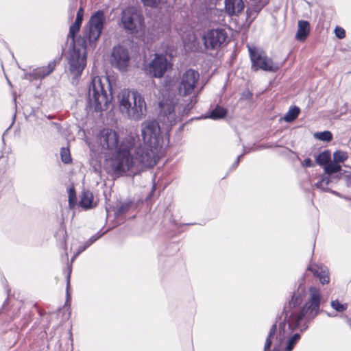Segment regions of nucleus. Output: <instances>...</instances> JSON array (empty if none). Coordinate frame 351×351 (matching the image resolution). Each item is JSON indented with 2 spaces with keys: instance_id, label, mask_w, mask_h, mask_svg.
Masks as SVG:
<instances>
[{
  "instance_id": "obj_52",
  "label": "nucleus",
  "mask_w": 351,
  "mask_h": 351,
  "mask_svg": "<svg viewBox=\"0 0 351 351\" xmlns=\"http://www.w3.org/2000/svg\"><path fill=\"white\" fill-rule=\"evenodd\" d=\"M83 19H84L83 16H80V14H76V18H75L74 23H76L82 25Z\"/></svg>"
},
{
  "instance_id": "obj_31",
  "label": "nucleus",
  "mask_w": 351,
  "mask_h": 351,
  "mask_svg": "<svg viewBox=\"0 0 351 351\" xmlns=\"http://www.w3.org/2000/svg\"><path fill=\"white\" fill-rule=\"evenodd\" d=\"M69 193V206L70 208H73L77 202L76 192L74 186H71L68 190Z\"/></svg>"
},
{
  "instance_id": "obj_56",
  "label": "nucleus",
  "mask_w": 351,
  "mask_h": 351,
  "mask_svg": "<svg viewBox=\"0 0 351 351\" xmlns=\"http://www.w3.org/2000/svg\"><path fill=\"white\" fill-rule=\"evenodd\" d=\"M92 245V243H90V241L88 240H87L83 245V246L87 249L89 246H90Z\"/></svg>"
},
{
  "instance_id": "obj_47",
  "label": "nucleus",
  "mask_w": 351,
  "mask_h": 351,
  "mask_svg": "<svg viewBox=\"0 0 351 351\" xmlns=\"http://www.w3.org/2000/svg\"><path fill=\"white\" fill-rule=\"evenodd\" d=\"M315 186L319 189L322 192H325L326 186L324 183V180L320 178V180L315 184Z\"/></svg>"
},
{
  "instance_id": "obj_24",
  "label": "nucleus",
  "mask_w": 351,
  "mask_h": 351,
  "mask_svg": "<svg viewBox=\"0 0 351 351\" xmlns=\"http://www.w3.org/2000/svg\"><path fill=\"white\" fill-rule=\"evenodd\" d=\"M134 206V200L121 202L120 206L114 210V218H119L121 215L128 213Z\"/></svg>"
},
{
  "instance_id": "obj_45",
  "label": "nucleus",
  "mask_w": 351,
  "mask_h": 351,
  "mask_svg": "<svg viewBox=\"0 0 351 351\" xmlns=\"http://www.w3.org/2000/svg\"><path fill=\"white\" fill-rule=\"evenodd\" d=\"M280 145L278 144H264V145H259L257 146L256 149H271L273 147H279Z\"/></svg>"
},
{
  "instance_id": "obj_44",
  "label": "nucleus",
  "mask_w": 351,
  "mask_h": 351,
  "mask_svg": "<svg viewBox=\"0 0 351 351\" xmlns=\"http://www.w3.org/2000/svg\"><path fill=\"white\" fill-rule=\"evenodd\" d=\"M76 7H77V2H73V3L69 5L68 12H69V17L70 20H72L73 18V15H74L73 12L76 9Z\"/></svg>"
},
{
  "instance_id": "obj_51",
  "label": "nucleus",
  "mask_w": 351,
  "mask_h": 351,
  "mask_svg": "<svg viewBox=\"0 0 351 351\" xmlns=\"http://www.w3.org/2000/svg\"><path fill=\"white\" fill-rule=\"evenodd\" d=\"M325 190V192H327V193H332L337 197H340V193L337 191H335L332 189H331L330 188H328V187H326V189H324Z\"/></svg>"
},
{
  "instance_id": "obj_13",
  "label": "nucleus",
  "mask_w": 351,
  "mask_h": 351,
  "mask_svg": "<svg viewBox=\"0 0 351 351\" xmlns=\"http://www.w3.org/2000/svg\"><path fill=\"white\" fill-rule=\"evenodd\" d=\"M121 23L123 29L129 34L138 32L137 23L143 21V16L133 8H128L121 12Z\"/></svg>"
},
{
  "instance_id": "obj_59",
  "label": "nucleus",
  "mask_w": 351,
  "mask_h": 351,
  "mask_svg": "<svg viewBox=\"0 0 351 351\" xmlns=\"http://www.w3.org/2000/svg\"><path fill=\"white\" fill-rule=\"evenodd\" d=\"M77 256H75V254L71 258V261H73V260Z\"/></svg>"
},
{
  "instance_id": "obj_33",
  "label": "nucleus",
  "mask_w": 351,
  "mask_h": 351,
  "mask_svg": "<svg viewBox=\"0 0 351 351\" xmlns=\"http://www.w3.org/2000/svg\"><path fill=\"white\" fill-rule=\"evenodd\" d=\"M60 158L64 164H69L72 162L70 150L68 147H62L60 149Z\"/></svg>"
},
{
  "instance_id": "obj_22",
  "label": "nucleus",
  "mask_w": 351,
  "mask_h": 351,
  "mask_svg": "<svg viewBox=\"0 0 351 351\" xmlns=\"http://www.w3.org/2000/svg\"><path fill=\"white\" fill-rule=\"evenodd\" d=\"M93 193L89 190L84 189L81 193L78 205L84 210L91 209L95 206L93 204Z\"/></svg>"
},
{
  "instance_id": "obj_29",
  "label": "nucleus",
  "mask_w": 351,
  "mask_h": 351,
  "mask_svg": "<svg viewBox=\"0 0 351 351\" xmlns=\"http://www.w3.org/2000/svg\"><path fill=\"white\" fill-rule=\"evenodd\" d=\"M314 137L323 142H330L332 140V134L328 130L317 132L314 134Z\"/></svg>"
},
{
  "instance_id": "obj_48",
  "label": "nucleus",
  "mask_w": 351,
  "mask_h": 351,
  "mask_svg": "<svg viewBox=\"0 0 351 351\" xmlns=\"http://www.w3.org/2000/svg\"><path fill=\"white\" fill-rule=\"evenodd\" d=\"M302 165L305 167H313L315 166V163L310 158H306L303 161Z\"/></svg>"
},
{
  "instance_id": "obj_2",
  "label": "nucleus",
  "mask_w": 351,
  "mask_h": 351,
  "mask_svg": "<svg viewBox=\"0 0 351 351\" xmlns=\"http://www.w3.org/2000/svg\"><path fill=\"white\" fill-rule=\"evenodd\" d=\"M81 25L76 23H72L69 27L67 40L71 39V49L69 51V71L75 77L82 75L83 70L86 65V44L85 40L79 36L75 40L76 35L79 33ZM68 40L66 41V44Z\"/></svg>"
},
{
  "instance_id": "obj_46",
  "label": "nucleus",
  "mask_w": 351,
  "mask_h": 351,
  "mask_svg": "<svg viewBox=\"0 0 351 351\" xmlns=\"http://www.w3.org/2000/svg\"><path fill=\"white\" fill-rule=\"evenodd\" d=\"M321 178L324 180V183L326 187H328V184L333 181L332 176H328L325 173L322 175Z\"/></svg>"
},
{
  "instance_id": "obj_43",
  "label": "nucleus",
  "mask_w": 351,
  "mask_h": 351,
  "mask_svg": "<svg viewBox=\"0 0 351 351\" xmlns=\"http://www.w3.org/2000/svg\"><path fill=\"white\" fill-rule=\"evenodd\" d=\"M247 153H248V152H244L243 153L241 154L240 155H239L236 159V160L234 162V163L232 165L231 167H230V170H233V169H235L239 164V162L241 160V159L243 157V156L245 154H246Z\"/></svg>"
},
{
  "instance_id": "obj_42",
  "label": "nucleus",
  "mask_w": 351,
  "mask_h": 351,
  "mask_svg": "<svg viewBox=\"0 0 351 351\" xmlns=\"http://www.w3.org/2000/svg\"><path fill=\"white\" fill-rule=\"evenodd\" d=\"M108 232V230H106L103 232H101V231H99L98 232H97L96 234H95L94 235H93L89 239L88 241H90V243H94L95 241H97L99 239H100L103 235H104L106 232Z\"/></svg>"
},
{
  "instance_id": "obj_15",
  "label": "nucleus",
  "mask_w": 351,
  "mask_h": 351,
  "mask_svg": "<svg viewBox=\"0 0 351 351\" xmlns=\"http://www.w3.org/2000/svg\"><path fill=\"white\" fill-rule=\"evenodd\" d=\"M98 141L104 149L116 151L121 144L119 134L110 128H104L99 131Z\"/></svg>"
},
{
  "instance_id": "obj_26",
  "label": "nucleus",
  "mask_w": 351,
  "mask_h": 351,
  "mask_svg": "<svg viewBox=\"0 0 351 351\" xmlns=\"http://www.w3.org/2000/svg\"><path fill=\"white\" fill-rule=\"evenodd\" d=\"M301 339V334L295 332L288 337L283 351H292Z\"/></svg>"
},
{
  "instance_id": "obj_54",
  "label": "nucleus",
  "mask_w": 351,
  "mask_h": 351,
  "mask_svg": "<svg viewBox=\"0 0 351 351\" xmlns=\"http://www.w3.org/2000/svg\"><path fill=\"white\" fill-rule=\"evenodd\" d=\"M86 249L83 246V245H80L79 246L76 253H75V256H78L80 254H81L82 252H83L84 251H85Z\"/></svg>"
},
{
  "instance_id": "obj_8",
  "label": "nucleus",
  "mask_w": 351,
  "mask_h": 351,
  "mask_svg": "<svg viewBox=\"0 0 351 351\" xmlns=\"http://www.w3.org/2000/svg\"><path fill=\"white\" fill-rule=\"evenodd\" d=\"M171 67L172 63L167 59L165 54L156 53L154 58L145 65L144 72L150 77L162 78Z\"/></svg>"
},
{
  "instance_id": "obj_16",
  "label": "nucleus",
  "mask_w": 351,
  "mask_h": 351,
  "mask_svg": "<svg viewBox=\"0 0 351 351\" xmlns=\"http://www.w3.org/2000/svg\"><path fill=\"white\" fill-rule=\"evenodd\" d=\"M247 4L245 23L249 27L260 12L269 3V0H249Z\"/></svg>"
},
{
  "instance_id": "obj_37",
  "label": "nucleus",
  "mask_w": 351,
  "mask_h": 351,
  "mask_svg": "<svg viewBox=\"0 0 351 351\" xmlns=\"http://www.w3.org/2000/svg\"><path fill=\"white\" fill-rule=\"evenodd\" d=\"M162 0H141L144 6L152 8H156L161 3Z\"/></svg>"
},
{
  "instance_id": "obj_18",
  "label": "nucleus",
  "mask_w": 351,
  "mask_h": 351,
  "mask_svg": "<svg viewBox=\"0 0 351 351\" xmlns=\"http://www.w3.org/2000/svg\"><path fill=\"white\" fill-rule=\"evenodd\" d=\"M244 8L245 4L243 0H224L223 10L230 17L238 16L243 11Z\"/></svg>"
},
{
  "instance_id": "obj_10",
  "label": "nucleus",
  "mask_w": 351,
  "mask_h": 351,
  "mask_svg": "<svg viewBox=\"0 0 351 351\" xmlns=\"http://www.w3.org/2000/svg\"><path fill=\"white\" fill-rule=\"evenodd\" d=\"M106 24L104 11L98 10L94 12L88 22V32L86 38L90 43L95 42L101 35Z\"/></svg>"
},
{
  "instance_id": "obj_57",
  "label": "nucleus",
  "mask_w": 351,
  "mask_h": 351,
  "mask_svg": "<svg viewBox=\"0 0 351 351\" xmlns=\"http://www.w3.org/2000/svg\"><path fill=\"white\" fill-rule=\"evenodd\" d=\"M8 304V298H6V300L4 301L3 304V306L2 308H3L5 305H7Z\"/></svg>"
},
{
  "instance_id": "obj_36",
  "label": "nucleus",
  "mask_w": 351,
  "mask_h": 351,
  "mask_svg": "<svg viewBox=\"0 0 351 351\" xmlns=\"http://www.w3.org/2000/svg\"><path fill=\"white\" fill-rule=\"evenodd\" d=\"M179 250V246L178 243H171L167 247V252H165V255L171 256L176 253Z\"/></svg>"
},
{
  "instance_id": "obj_19",
  "label": "nucleus",
  "mask_w": 351,
  "mask_h": 351,
  "mask_svg": "<svg viewBox=\"0 0 351 351\" xmlns=\"http://www.w3.org/2000/svg\"><path fill=\"white\" fill-rule=\"evenodd\" d=\"M159 113L167 119L175 116V106L170 99H162L158 102Z\"/></svg>"
},
{
  "instance_id": "obj_12",
  "label": "nucleus",
  "mask_w": 351,
  "mask_h": 351,
  "mask_svg": "<svg viewBox=\"0 0 351 351\" xmlns=\"http://www.w3.org/2000/svg\"><path fill=\"white\" fill-rule=\"evenodd\" d=\"M227 37V32L223 28L208 29L202 36L204 46L206 49H217L226 41Z\"/></svg>"
},
{
  "instance_id": "obj_50",
  "label": "nucleus",
  "mask_w": 351,
  "mask_h": 351,
  "mask_svg": "<svg viewBox=\"0 0 351 351\" xmlns=\"http://www.w3.org/2000/svg\"><path fill=\"white\" fill-rule=\"evenodd\" d=\"M345 172H346V171L342 169V171H339L340 174L335 173L334 176H331L332 177L333 180H338L342 178L343 175Z\"/></svg>"
},
{
  "instance_id": "obj_40",
  "label": "nucleus",
  "mask_w": 351,
  "mask_h": 351,
  "mask_svg": "<svg viewBox=\"0 0 351 351\" xmlns=\"http://www.w3.org/2000/svg\"><path fill=\"white\" fill-rule=\"evenodd\" d=\"M279 336H280V342L278 343L275 344L272 350H271V348H270L269 350H268V351H281L280 347H281L282 341L285 338V332L282 333L281 335H279ZM263 351H265V348H263Z\"/></svg>"
},
{
  "instance_id": "obj_3",
  "label": "nucleus",
  "mask_w": 351,
  "mask_h": 351,
  "mask_svg": "<svg viewBox=\"0 0 351 351\" xmlns=\"http://www.w3.org/2000/svg\"><path fill=\"white\" fill-rule=\"evenodd\" d=\"M119 108L130 119L140 120L147 112L144 97L136 90H123L119 95Z\"/></svg>"
},
{
  "instance_id": "obj_25",
  "label": "nucleus",
  "mask_w": 351,
  "mask_h": 351,
  "mask_svg": "<svg viewBox=\"0 0 351 351\" xmlns=\"http://www.w3.org/2000/svg\"><path fill=\"white\" fill-rule=\"evenodd\" d=\"M331 159V152L329 149H325L322 152L319 153L315 157V162L319 166L324 168V166H326L330 162Z\"/></svg>"
},
{
  "instance_id": "obj_35",
  "label": "nucleus",
  "mask_w": 351,
  "mask_h": 351,
  "mask_svg": "<svg viewBox=\"0 0 351 351\" xmlns=\"http://www.w3.org/2000/svg\"><path fill=\"white\" fill-rule=\"evenodd\" d=\"M330 306L333 309L339 313L345 311L348 308L347 304H341L338 300H332Z\"/></svg>"
},
{
  "instance_id": "obj_41",
  "label": "nucleus",
  "mask_w": 351,
  "mask_h": 351,
  "mask_svg": "<svg viewBox=\"0 0 351 351\" xmlns=\"http://www.w3.org/2000/svg\"><path fill=\"white\" fill-rule=\"evenodd\" d=\"M320 268H321V266H317V265L311 266V265H308L307 267V268H306V270L311 271L315 277H317L318 275H319V273L320 271Z\"/></svg>"
},
{
  "instance_id": "obj_28",
  "label": "nucleus",
  "mask_w": 351,
  "mask_h": 351,
  "mask_svg": "<svg viewBox=\"0 0 351 351\" xmlns=\"http://www.w3.org/2000/svg\"><path fill=\"white\" fill-rule=\"evenodd\" d=\"M324 173L328 176H334L335 173H339L342 171L341 165L333 161H330L326 166H324Z\"/></svg>"
},
{
  "instance_id": "obj_1",
  "label": "nucleus",
  "mask_w": 351,
  "mask_h": 351,
  "mask_svg": "<svg viewBox=\"0 0 351 351\" xmlns=\"http://www.w3.org/2000/svg\"><path fill=\"white\" fill-rule=\"evenodd\" d=\"M306 276V274H304L295 283L289 299L283 306L282 315H285V317L279 324L280 335L286 332L287 324L291 332L296 330H299L300 333L305 332L311 322L324 311L320 308L322 298L319 289L314 286L308 288L309 298L303 304L308 295Z\"/></svg>"
},
{
  "instance_id": "obj_4",
  "label": "nucleus",
  "mask_w": 351,
  "mask_h": 351,
  "mask_svg": "<svg viewBox=\"0 0 351 351\" xmlns=\"http://www.w3.org/2000/svg\"><path fill=\"white\" fill-rule=\"evenodd\" d=\"M134 147L133 138L123 140L121 142L111 160L112 169L115 174L123 176L132 169L134 165V156L131 154V150Z\"/></svg>"
},
{
  "instance_id": "obj_34",
  "label": "nucleus",
  "mask_w": 351,
  "mask_h": 351,
  "mask_svg": "<svg viewBox=\"0 0 351 351\" xmlns=\"http://www.w3.org/2000/svg\"><path fill=\"white\" fill-rule=\"evenodd\" d=\"M71 269H69L68 274L66 276V300H65V306H70L71 301V295L70 293V277H71Z\"/></svg>"
},
{
  "instance_id": "obj_30",
  "label": "nucleus",
  "mask_w": 351,
  "mask_h": 351,
  "mask_svg": "<svg viewBox=\"0 0 351 351\" xmlns=\"http://www.w3.org/2000/svg\"><path fill=\"white\" fill-rule=\"evenodd\" d=\"M320 283L322 285L328 284L330 281L329 271L326 266L321 265L320 271L318 276Z\"/></svg>"
},
{
  "instance_id": "obj_39",
  "label": "nucleus",
  "mask_w": 351,
  "mask_h": 351,
  "mask_svg": "<svg viewBox=\"0 0 351 351\" xmlns=\"http://www.w3.org/2000/svg\"><path fill=\"white\" fill-rule=\"evenodd\" d=\"M253 94L249 89L244 90L240 96V100L245 101L252 98Z\"/></svg>"
},
{
  "instance_id": "obj_58",
  "label": "nucleus",
  "mask_w": 351,
  "mask_h": 351,
  "mask_svg": "<svg viewBox=\"0 0 351 351\" xmlns=\"http://www.w3.org/2000/svg\"><path fill=\"white\" fill-rule=\"evenodd\" d=\"M326 315L328 316V317H334L335 315H332V313H328L326 312Z\"/></svg>"
},
{
  "instance_id": "obj_55",
  "label": "nucleus",
  "mask_w": 351,
  "mask_h": 351,
  "mask_svg": "<svg viewBox=\"0 0 351 351\" xmlns=\"http://www.w3.org/2000/svg\"><path fill=\"white\" fill-rule=\"evenodd\" d=\"M76 14H80V16H84V8L83 7H80V8L78 9Z\"/></svg>"
},
{
  "instance_id": "obj_5",
  "label": "nucleus",
  "mask_w": 351,
  "mask_h": 351,
  "mask_svg": "<svg viewBox=\"0 0 351 351\" xmlns=\"http://www.w3.org/2000/svg\"><path fill=\"white\" fill-rule=\"evenodd\" d=\"M108 88L111 91V85L108 83ZM88 104L94 106L95 112H102L108 110L112 99V93H107L99 76L92 77L88 86Z\"/></svg>"
},
{
  "instance_id": "obj_6",
  "label": "nucleus",
  "mask_w": 351,
  "mask_h": 351,
  "mask_svg": "<svg viewBox=\"0 0 351 351\" xmlns=\"http://www.w3.org/2000/svg\"><path fill=\"white\" fill-rule=\"evenodd\" d=\"M249 56L251 61V69L253 71L259 70L275 73L278 71L280 66L278 63L274 62L272 59L269 58L263 52L253 47H248Z\"/></svg>"
},
{
  "instance_id": "obj_27",
  "label": "nucleus",
  "mask_w": 351,
  "mask_h": 351,
  "mask_svg": "<svg viewBox=\"0 0 351 351\" xmlns=\"http://www.w3.org/2000/svg\"><path fill=\"white\" fill-rule=\"evenodd\" d=\"M300 108L297 106H291L289 110L284 115L283 119L287 123L294 121L300 113Z\"/></svg>"
},
{
  "instance_id": "obj_53",
  "label": "nucleus",
  "mask_w": 351,
  "mask_h": 351,
  "mask_svg": "<svg viewBox=\"0 0 351 351\" xmlns=\"http://www.w3.org/2000/svg\"><path fill=\"white\" fill-rule=\"evenodd\" d=\"M61 231L63 234V244L64 245L65 250H66V238L67 237L66 231V230H63V229Z\"/></svg>"
},
{
  "instance_id": "obj_38",
  "label": "nucleus",
  "mask_w": 351,
  "mask_h": 351,
  "mask_svg": "<svg viewBox=\"0 0 351 351\" xmlns=\"http://www.w3.org/2000/svg\"><path fill=\"white\" fill-rule=\"evenodd\" d=\"M335 34L337 38L343 39L346 36V31L343 28L337 26L335 29Z\"/></svg>"
},
{
  "instance_id": "obj_20",
  "label": "nucleus",
  "mask_w": 351,
  "mask_h": 351,
  "mask_svg": "<svg viewBox=\"0 0 351 351\" xmlns=\"http://www.w3.org/2000/svg\"><path fill=\"white\" fill-rule=\"evenodd\" d=\"M284 317H285V315H282V313L276 317V321L271 326L269 333L266 337L265 345H264L265 351H268L271 348L272 343H273V339H274V336L277 331V323L278 322V324H279L280 322L283 320ZM277 338H278L280 339L279 335H278Z\"/></svg>"
},
{
  "instance_id": "obj_14",
  "label": "nucleus",
  "mask_w": 351,
  "mask_h": 351,
  "mask_svg": "<svg viewBox=\"0 0 351 351\" xmlns=\"http://www.w3.org/2000/svg\"><path fill=\"white\" fill-rule=\"evenodd\" d=\"M199 78L198 71L193 69H187L181 77L178 86L179 94L182 96L190 95L197 85Z\"/></svg>"
},
{
  "instance_id": "obj_21",
  "label": "nucleus",
  "mask_w": 351,
  "mask_h": 351,
  "mask_svg": "<svg viewBox=\"0 0 351 351\" xmlns=\"http://www.w3.org/2000/svg\"><path fill=\"white\" fill-rule=\"evenodd\" d=\"M310 23L305 20H300L298 23V31L295 39L300 42H304L310 34Z\"/></svg>"
},
{
  "instance_id": "obj_7",
  "label": "nucleus",
  "mask_w": 351,
  "mask_h": 351,
  "mask_svg": "<svg viewBox=\"0 0 351 351\" xmlns=\"http://www.w3.org/2000/svg\"><path fill=\"white\" fill-rule=\"evenodd\" d=\"M141 136L145 145L160 149L162 147L163 138L161 135L160 125L156 120L143 123Z\"/></svg>"
},
{
  "instance_id": "obj_11",
  "label": "nucleus",
  "mask_w": 351,
  "mask_h": 351,
  "mask_svg": "<svg viewBox=\"0 0 351 351\" xmlns=\"http://www.w3.org/2000/svg\"><path fill=\"white\" fill-rule=\"evenodd\" d=\"M160 149H154L145 145H140L135 149L134 160L143 165L146 167H154L158 159Z\"/></svg>"
},
{
  "instance_id": "obj_32",
  "label": "nucleus",
  "mask_w": 351,
  "mask_h": 351,
  "mask_svg": "<svg viewBox=\"0 0 351 351\" xmlns=\"http://www.w3.org/2000/svg\"><path fill=\"white\" fill-rule=\"evenodd\" d=\"M348 158V154L346 152L340 149L336 150L333 153V162L337 163L344 162Z\"/></svg>"
},
{
  "instance_id": "obj_49",
  "label": "nucleus",
  "mask_w": 351,
  "mask_h": 351,
  "mask_svg": "<svg viewBox=\"0 0 351 351\" xmlns=\"http://www.w3.org/2000/svg\"><path fill=\"white\" fill-rule=\"evenodd\" d=\"M346 184L348 187H351V173L344 176Z\"/></svg>"
},
{
  "instance_id": "obj_23",
  "label": "nucleus",
  "mask_w": 351,
  "mask_h": 351,
  "mask_svg": "<svg viewBox=\"0 0 351 351\" xmlns=\"http://www.w3.org/2000/svg\"><path fill=\"white\" fill-rule=\"evenodd\" d=\"M228 114V110L219 105H217L208 114L204 117L212 120H220L224 119Z\"/></svg>"
},
{
  "instance_id": "obj_17",
  "label": "nucleus",
  "mask_w": 351,
  "mask_h": 351,
  "mask_svg": "<svg viewBox=\"0 0 351 351\" xmlns=\"http://www.w3.org/2000/svg\"><path fill=\"white\" fill-rule=\"evenodd\" d=\"M64 51V48L62 46V53L58 60H54L53 61L49 62L47 66H43L41 68L34 69L32 72L29 74V76L34 80H38L43 79L45 77L50 75L54 71L56 64L58 63L60 60L62 59Z\"/></svg>"
},
{
  "instance_id": "obj_9",
  "label": "nucleus",
  "mask_w": 351,
  "mask_h": 351,
  "mask_svg": "<svg viewBox=\"0 0 351 351\" xmlns=\"http://www.w3.org/2000/svg\"><path fill=\"white\" fill-rule=\"evenodd\" d=\"M130 55L128 49L121 44L112 47L110 56V65L119 71H126L130 62Z\"/></svg>"
}]
</instances>
